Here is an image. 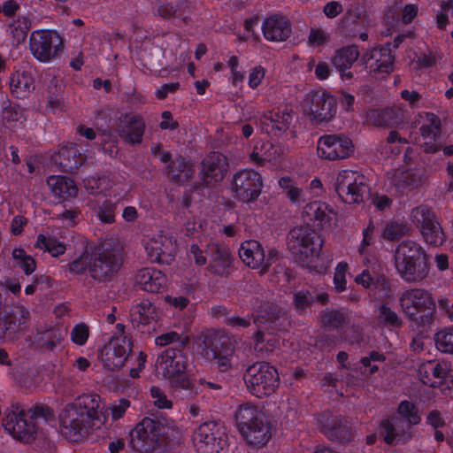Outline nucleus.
<instances>
[{
  "label": "nucleus",
  "instance_id": "nucleus-39",
  "mask_svg": "<svg viewBox=\"0 0 453 453\" xmlns=\"http://www.w3.org/2000/svg\"><path fill=\"white\" fill-rule=\"evenodd\" d=\"M397 415L409 426L418 425L421 421L418 407L411 401H402L397 407Z\"/></svg>",
  "mask_w": 453,
  "mask_h": 453
},
{
  "label": "nucleus",
  "instance_id": "nucleus-21",
  "mask_svg": "<svg viewBox=\"0 0 453 453\" xmlns=\"http://www.w3.org/2000/svg\"><path fill=\"white\" fill-rule=\"evenodd\" d=\"M365 121L376 127H398L404 123V111L400 106L370 109L364 113Z\"/></svg>",
  "mask_w": 453,
  "mask_h": 453
},
{
  "label": "nucleus",
  "instance_id": "nucleus-31",
  "mask_svg": "<svg viewBox=\"0 0 453 453\" xmlns=\"http://www.w3.org/2000/svg\"><path fill=\"white\" fill-rule=\"evenodd\" d=\"M262 31L265 38L272 42L285 41L291 32L288 19L276 15L271 16L265 20Z\"/></svg>",
  "mask_w": 453,
  "mask_h": 453
},
{
  "label": "nucleus",
  "instance_id": "nucleus-43",
  "mask_svg": "<svg viewBox=\"0 0 453 453\" xmlns=\"http://www.w3.org/2000/svg\"><path fill=\"white\" fill-rule=\"evenodd\" d=\"M133 315L141 324H149L157 319L156 307L148 301H143L134 307Z\"/></svg>",
  "mask_w": 453,
  "mask_h": 453
},
{
  "label": "nucleus",
  "instance_id": "nucleus-25",
  "mask_svg": "<svg viewBox=\"0 0 453 453\" xmlns=\"http://www.w3.org/2000/svg\"><path fill=\"white\" fill-rule=\"evenodd\" d=\"M144 248L150 259L158 262L163 255L172 256L175 252L176 241L170 234L160 231L147 237Z\"/></svg>",
  "mask_w": 453,
  "mask_h": 453
},
{
  "label": "nucleus",
  "instance_id": "nucleus-46",
  "mask_svg": "<svg viewBox=\"0 0 453 453\" xmlns=\"http://www.w3.org/2000/svg\"><path fill=\"white\" fill-rule=\"evenodd\" d=\"M12 254L16 265L21 268L27 275H29L35 272L36 268L35 261L24 250L20 248H15L13 249Z\"/></svg>",
  "mask_w": 453,
  "mask_h": 453
},
{
  "label": "nucleus",
  "instance_id": "nucleus-55",
  "mask_svg": "<svg viewBox=\"0 0 453 453\" xmlns=\"http://www.w3.org/2000/svg\"><path fill=\"white\" fill-rule=\"evenodd\" d=\"M255 349L259 352H270L273 351L278 345V341L272 335H265V334L258 332L255 335Z\"/></svg>",
  "mask_w": 453,
  "mask_h": 453
},
{
  "label": "nucleus",
  "instance_id": "nucleus-57",
  "mask_svg": "<svg viewBox=\"0 0 453 453\" xmlns=\"http://www.w3.org/2000/svg\"><path fill=\"white\" fill-rule=\"evenodd\" d=\"M378 319L380 322L391 326H400L402 322L399 316L387 305L379 308Z\"/></svg>",
  "mask_w": 453,
  "mask_h": 453
},
{
  "label": "nucleus",
  "instance_id": "nucleus-12",
  "mask_svg": "<svg viewBox=\"0 0 453 453\" xmlns=\"http://www.w3.org/2000/svg\"><path fill=\"white\" fill-rule=\"evenodd\" d=\"M335 188L345 203H360L366 193L365 178L358 172L342 170L337 174Z\"/></svg>",
  "mask_w": 453,
  "mask_h": 453
},
{
  "label": "nucleus",
  "instance_id": "nucleus-62",
  "mask_svg": "<svg viewBox=\"0 0 453 453\" xmlns=\"http://www.w3.org/2000/svg\"><path fill=\"white\" fill-rule=\"evenodd\" d=\"M150 395L153 399L154 405L159 409H171L173 403L167 398L166 395L157 387L150 388Z\"/></svg>",
  "mask_w": 453,
  "mask_h": 453
},
{
  "label": "nucleus",
  "instance_id": "nucleus-52",
  "mask_svg": "<svg viewBox=\"0 0 453 453\" xmlns=\"http://www.w3.org/2000/svg\"><path fill=\"white\" fill-rule=\"evenodd\" d=\"M171 386L176 391H184L188 396L196 395L199 388L193 383L190 379L185 375V373L178 378H175L170 381Z\"/></svg>",
  "mask_w": 453,
  "mask_h": 453
},
{
  "label": "nucleus",
  "instance_id": "nucleus-60",
  "mask_svg": "<svg viewBox=\"0 0 453 453\" xmlns=\"http://www.w3.org/2000/svg\"><path fill=\"white\" fill-rule=\"evenodd\" d=\"M330 41V35L320 28H311L308 42L312 47H320L326 45Z\"/></svg>",
  "mask_w": 453,
  "mask_h": 453
},
{
  "label": "nucleus",
  "instance_id": "nucleus-64",
  "mask_svg": "<svg viewBox=\"0 0 453 453\" xmlns=\"http://www.w3.org/2000/svg\"><path fill=\"white\" fill-rule=\"evenodd\" d=\"M345 320L343 313L338 311H326L323 315V324L325 326L336 327L342 324Z\"/></svg>",
  "mask_w": 453,
  "mask_h": 453
},
{
  "label": "nucleus",
  "instance_id": "nucleus-36",
  "mask_svg": "<svg viewBox=\"0 0 453 453\" xmlns=\"http://www.w3.org/2000/svg\"><path fill=\"white\" fill-rule=\"evenodd\" d=\"M278 185L292 204L298 205L305 202L306 196L304 191L298 187L291 178L288 176L280 178Z\"/></svg>",
  "mask_w": 453,
  "mask_h": 453
},
{
  "label": "nucleus",
  "instance_id": "nucleus-22",
  "mask_svg": "<svg viewBox=\"0 0 453 453\" xmlns=\"http://www.w3.org/2000/svg\"><path fill=\"white\" fill-rule=\"evenodd\" d=\"M365 68L372 75L388 74L393 71L394 56L389 48L377 47L364 55Z\"/></svg>",
  "mask_w": 453,
  "mask_h": 453
},
{
  "label": "nucleus",
  "instance_id": "nucleus-2",
  "mask_svg": "<svg viewBox=\"0 0 453 453\" xmlns=\"http://www.w3.org/2000/svg\"><path fill=\"white\" fill-rule=\"evenodd\" d=\"M54 418L53 411L46 405H36L31 410L30 420L25 418V413L19 406H11L4 412L2 425L4 430L14 439L22 442L35 440L42 424Z\"/></svg>",
  "mask_w": 453,
  "mask_h": 453
},
{
  "label": "nucleus",
  "instance_id": "nucleus-44",
  "mask_svg": "<svg viewBox=\"0 0 453 453\" xmlns=\"http://www.w3.org/2000/svg\"><path fill=\"white\" fill-rule=\"evenodd\" d=\"M191 173V165L184 157H179L169 166L171 178L177 182L187 180Z\"/></svg>",
  "mask_w": 453,
  "mask_h": 453
},
{
  "label": "nucleus",
  "instance_id": "nucleus-8",
  "mask_svg": "<svg viewBox=\"0 0 453 453\" xmlns=\"http://www.w3.org/2000/svg\"><path fill=\"white\" fill-rule=\"evenodd\" d=\"M244 380L252 395L263 397L274 392L279 384V374L273 366L261 362L249 366Z\"/></svg>",
  "mask_w": 453,
  "mask_h": 453
},
{
  "label": "nucleus",
  "instance_id": "nucleus-61",
  "mask_svg": "<svg viewBox=\"0 0 453 453\" xmlns=\"http://www.w3.org/2000/svg\"><path fill=\"white\" fill-rule=\"evenodd\" d=\"M130 407V401L125 398H121L116 402H113L109 406V411L112 420H118L121 418L127 409Z\"/></svg>",
  "mask_w": 453,
  "mask_h": 453
},
{
  "label": "nucleus",
  "instance_id": "nucleus-20",
  "mask_svg": "<svg viewBox=\"0 0 453 453\" xmlns=\"http://www.w3.org/2000/svg\"><path fill=\"white\" fill-rule=\"evenodd\" d=\"M121 257L114 250H103L95 254L90 265L91 276L100 281L106 280L120 267Z\"/></svg>",
  "mask_w": 453,
  "mask_h": 453
},
{
  "label": "nucleus",
  "instance_id": "nucleus-15",
  "mask_svg": "<svg viewBox=\"0 0 453 453\" xmlns=\"http://www.w3.org/2000/svg\"><path fill=\"white\" fill-rule=\"evenodd\" d=\"M278 252L274 249L265 250L256 240H248L241 244L239 256L242 261L252 269L265 272L277 259Z\"/></svg>",
  "mask_w": 453,
  "mask_h": 453
},
{
  "label": "nucleus",
  "instance_id": "nucleus-54",
  "mask_svg": "<svg viewBox=\"0 0 453 453\" xmlns=\"http://www.w3.org/2000/svg\"><path fill=\"white\" fill-rule=\"evenodd\" d=\"M347 263H339L334 269V289L337 293H342L347 289Z\"/></svg>",
  "mask_w": 453,
  "mask_h": 453
},
{
  "label": "nucleus",
  "instance_id": "nucleus-28",
  "mask_svg": "<svg viewBox=\"0 0 453 453\" xmlns=\"http://www.w3.org/2000/svg\"><path fill=\"white\" fill-rule=\"evenodd\" d=\"M285 148L280 144L256 140L250 158L253 163L260 165L266 162L276 163L285 153Z\"/></svg>",
  "mask_w": 453,
  "mask_h": 453
},
{
  "label": "nucleus",
  "instance_id": "nucleus-33",
  "mask_svg": "<svg viewBox=\"0 0 453 453\" xmlns=\"http://www.w3.org/2000/svg\"><path fill=\"white\" fill-rule=\"evenodd\" d=\"M10 88L17 97H26L35 88L31 73L26 69L16 70L10 77Z\"/></svg>",
  "mask_w": 453,
  "mask_h": 453
},
{
  "label": "nucleus",
  "instance_id": "nucleus-24",
  "mask_svg": "<svg viewBox=\"0 0 453 453\" xmlns=\"http://www.w3.org/2000/svg\"><path fill=\"white\" fill-rule=\"evenodd\" d=\"M303 215L322 229L333 227L338 222V214L334 209L319 201L307 203L303 209Z\"/></svg>",
  "mask_w": 453,
  "mask_h": 453
},
{
  "label": "nucleus",
  "instance_id": "nucleus-23",
  "mask_svg": "<svg viewBox=\"0 0 453 453\" xmlns=\"http://www.w3.org/2000/svg\"><path fill=\"white\" fill-rule=\"evenodd\" d=\"M292 120V113L287 108L266 111L260 118L265 132L274 136L285 134L290 128Z\"/></svg>",
  "mask_w": 453,
  "mask_h": 453
},
{
  "label": "nucleus",
  "instance_id": "nucleus-34",
  "mask_svg": "<svg viewBox=\"0 0 453 453\" xmlns=\"http://www.w3.org/2000/svg\"><path fill=\"white\" fill-rule=\"evenodd\" d=\"M359 51L356 46L343 47L335 51L332 63L337 70L350 69L358 59Z\"/></svg>",
  "mask_w": 453,
  "mask_h": 453
},
{
  "label": "nucleus",
  "instance_id": "nucleus-16",
  "mask_svg": "<svg viewBox=\"0 0 453 453\" xmlns=\"http://www.w3.org/2000/svg\"><path fill=\"white\" fill-rule=\"evenodd\" d=\"M423 182L424 177L419 170L398 168L387 173L385 187L398 196L419 188Z\"/></svg>",
  "mask_w": 453,
  "mask_h": 453
},
{
  "label": "nucleus",
  "instance_id": "nucleus-3",
  "mask_svg": "<svg viewBox=\"0 0 453 453\" xmlns=\"http://www.w3.org/2000/svg\"><path fill=\"white\" fill-rule=\"evenodd\" d=\"M394 265L400 277L409 283L424 280L429 273L424 248L411 240L400 242L395 250Z\"/></svg>",
  "mask_w": 453,
  "mask_h": 453
},
{
  "label": "nucleus",
  "instance_id": "nucleus-40",
  "mask_svg": "<svg viewBox=\"0 0 453 453\" xmlns=\"http://www.w3.org/2000/svg\"><path fill=\"white\" fill-rule=\"evenodd\" d=\"M424 241L430 245L439 246L444 242V233L435 219L431 224L422 226L419 229Z\"/></svg>",
  "mask_w": 453,
  "mask_h": 453
},
{
  "label": "nucleus",
  "instance_id": "nucleus-30",
  "mask_svg": "<svg viewBox=\"0 0 453 453\" xmlns=\"http://www.w3.org/2000/svg\"><path fill=\"white\" fill-rule=\"evenodd\" d=\"M135 282L147 292L157 293L167 285V278L159 270L143 268L135 275Z\"/></svg>",
  "mask_w": 453,
  "mask_h": 453
},
{
  "label": "nucleus",
  "instance_id": "nucleus-17",
  "mask_svg": "<svg viewBox=\"0 0 453 453\" xmlns=\"http://www.w3.org/2000/svg\"><path fill=\"white\" fill-rule=\"evenodd\" d=\"M188 365V357L182 351L174 349H167L163 351L156 362L157 372L169 381L183 375Z\"/></svg>",
  "mask_w": 453,
  "mask_h": 453
},
{
  "label": "nucleus",
  "instance_id": "nucleus-47",
  "mask_svg": "<svg viewBox=\"0 0 453 453\" xmlns=\"http://www.w3.org/2000/svg\"><path fill=\"white\" fill-rule=\"evenodd\" d=\"M187 5L186 0H165L158 7V14L164 19H172L180 14Z\"/></svg>",
  "mask_w": 453,
  "mask_h": 453
},
{
  "label": "nucleus",
  "instance_id": "nucleus-50",
  "mask_svg": "<svg viewBox=\"0 0 453 453\" xmlns=\"http://www.w3.org/2000/svg\"><path fill=\"white\" fill-rule=\"evenodd\" d=\"M375 225L370 220L367 226L362 231V240L358 246V253L362 256L367 255L370 247L374 243Z\"/></svg>",
  "mask_w": 453,
  "mask_h": 453
},
{
  "label": "nucleus",
  "instance_id": "nucleus-19",
  "mask_svg": "<svg viewBox=\"0 0 453 453\" xmlns=\"http://www.w3.org/2000/svg\"><path fill=\"white\" fill-rule=\"evenodd\" d=\"M305 110L316 121L327 122L335 114V100L326 90H314L307 96Z\"/></svg>",
  "mask_w": 453,
  "mask_h": 453
},
{
  "label": "nucleus",
  "instance_id": "nucleus-13",
  "mask_svg": "<svg viewBox=\"0 0 453 453\" xmlns=\"http://www.w3.org/2000/svg\"><path fill=\"white\" fill-rule=\"evenodd\" d=\"M355 151L350 138L343 134H325L317 142V156L326 161L344 159Z\"/></svg>",
  "mask_w": 453,
  "mask_h": 453
},
{
  "label": "nucleus",
  "instance_id": "nucleus-37",
  "mask_svg": "<svg viewBox=\"0 0 453 453\" xmlns=\"http://www.w3.org/2000/svg\"><path fill=\"white\" fill-rule=\"evenodd\" d=\"M359 24L361 27L369 25V16L361 5H354L347 10L341 20V26L344 28Z\"/></svg>",
  "mask_w": 453,
  "mask_h": 453
},
{
  "label": "nucleus",
  "instance_id": "nucleus-58",
  "mask_svg": "<svg viewBox=\"0 0 453 453\" xmlns=\"http://www.w3.org/2000/svg\"><path fill=\"white\" fill-rule=\"evenodd\" d=\"M421 134L426 141L424 143V150L426 151H435L437 149L436 139L439 130H433L428 125H422L420 128Z\"/></svg>",
  "mask_w": 453,
  "mask_h": 453
},
{
  "label": "nucleus",
  "instance_id": "nucleus-41",
  "mask_svg": "<svg viewBox=\"0 0 453 453\" xmlns=\"http://www.w3.org/2000/svg\"><path fill=\"white\" fill-rule=\"evenodd\" d=\"M380 429L384 436V441L388 444L405 440V432L401 430L400 427L395 424L394 419H383L381 421Z\"/></svg>",
  "mask_w": 453,
  "mask_h": 453
},
{
  "label": "nucleus",
  "instance_id": "nucleus-6",
  "mask_svg": "<svg viewBox=\"0 0 453 453\" xmlns=\"http://www.w3.org/2000/svg\"><path fill=\"white\" fill-rule=\"evenodd\" d=\"M238 429L247 442L262 447L272 437V426L265 415L250 403L240 404L235 412Z\"/></svg>",
  "mask_w": 453,
  "mask_h": 453
},
{
  "label": "nucleus",
  "instance_id": "nucleus-29",
  "mask_svg": "<svg viewBox=\"0 0 453 453\" xmlns=\"http://www.w3.org/2000/svg\"><path fill=\"white\" fill-rule=\"evenodd\" d=\"M47 185L51 195L59 202L71 200L78 195L77 185L66 176L51 175L47 179Z\"/></svg>",
  "mask_w": 453,
  "mask_h": 453
},
{
  "label": "nucleus",
  "instance_id": "nucleus-26",
  "mask_svg": "<svg viewBox=\"0 0 453 453\" xmlns=\"http://www.w3.org/2000/svg\"><path fill=\"white\" fill-rule=\"evenodd\" d=\"M226 171V157L219 152L211 153L203 161V180L208 186L220 182Z\"/></svg>",
  "mask_w": 453,
  "mask_h": 453
},
{
  "label": "nucleus",
  "instance_id": "nucleus-11",
  "mask_svg": "<svg viewBox=\"0 0 453 453\" xmlns=\"http://www.w3.org/2000/svg\"><path fill=\"white\" fill-rule=\"evenodd\" d=\"M193 443L198 453H219L226 445L223 426L216 422L203 423L193 434Z\"/></svg>",
  "mask_w": 453,
  "mask_h": 453
},
{
  "label": "nucleus",
  "instance_id": "nucleus-10",
  "mask_svg": "<svg viewBox=\"0 0 453 453\" xmlns=\"http://www.w3.org/2000/svg\"><path fill=\"white\" fill-rule=\"evenodd\" d=\"M62 39L55 31L36 30L30 35V50L40 62L48 63L55 59L62 50Z\"/></svg>",
  "mask_w": 453,
  "mask_h": 453
},
{
  "label": "nucleus",
  "instance_id": "nucleus-1",
  "mask_svg": "<svg viewBox=\"0 0 453 453\" xmlns=\"http://www.w3.org/2000/svg\"><path fill=\"white\" fill-rule=\"evenodd\" d=\"M101 398L96 394L78 396L72 403L64 406L58 414L61 433L69 441H78L88 429L94 425L95 420L101 423L99 412Z\"/></svg>",
  "mask_w": 453,
  "mask_h": 453
},
{
  "label": "nucleus",
  "instance_id": "nucleus-9",
  "mask_svg": "<svg viewBox=\"0 0 453 453\" xmlns=\"http://www.w3.org/2000/svg\"><path fill=\"white\" fill-rule=\"evenodd\" d=\"M119 334L113 335L99 350L98 358L104 366L111 371L120 369L132 350V343L124 333V326L117 325Z\"/></svg>",
  "mask_w": 453,
  "mask_h": 453
},
{
  "label": "nucleus",
  "instance_id": "nucleus-63",
  "mask_svg": "<svg viewBox=\"0 0 453 453\" xmlns=\"http://www.w3.org/2000/svg\"><path fill=\"white\" fill-rule=\"evenodd\" d=\"M92 265V258L88 255H81L78 259L69 264V271L73 274L83 273L87 268Z\"/></svg>",
  "mask_w": 453,
  "mask_h": 453
},
{
  "label": "nucleus",
  "instance_id": "nucleus-48",
  "mask_svg": "<svg viewBox=\"0 0 453 453\" xmlns=\"http://www.w3.org/2000/svg\"><path fill=\"white\" fill-rule=\"evenodd\" d=\"M434 342L438 350L453 354V329L445 328L434 334Z\"/></svg>",
  "mask_w": 453,
  "mask_h": 453
},
{
  "label": "nucleus",
  "instance_id": "nucleus-42",
  "mask_svg": "<svg viewBox=\"0 0 453 453\" xmlns=\"http://www.w3.org/2000/svg\"><path fill=\"white\" fill-rule=\"evenodd\" d=\"M408 232L409 227L405 223L398 220H392L384 225L381 230V236L385 240L394 241L404 236Z\"/></svg>",
  "mask_w": 453,
  "mask_h": 453
},
{
  "label": "nucleus",
  "instance_id": "nucleus-53",
  "mask_svg": "<svg viewBox=\"0 0 453 453\" xmlns=\"http://www.w3.org/2000/svg\"><path fill=\"white\" fill-rule=\"evenodd\" d=\"M207 251H209V249L206 248V244L192 243L187 252V256L190 262L197 266H202L207 262Z\"/></svg>",
  "mask_w": 453,
  "mask_h": 453
},
{
  "label": "nucleus",
  "instance_id": "nucleus-5",
  "mask_svg": "<svg viewBox=\"0 0 453 453\" xmlns=\"http://www.w3.org/2000/svg\"><path fill=\"white\" fill-rule=\"evenodd\" d=\"M400 310L418 327H430L434 320L436 303L433 295L421 288L403 290L398 298Z\"/></svg>",
  "mask_w": 453,
  "mask_h": 453
},
{
  "label": "nucleus",
  "instance_id": "nucleus-49",
  "mask_svg": "<svg viewBox=\"0 0 453 453\" xmlns=\"http://www.w3.org/2000/svg\"><path fill=\"white\" fill-rule=\"evenodd\" d=\"M411 220L418 227L422 228V226L431 224L434 221L435 216L430 211L429 208L424 205L417 206L411 210L410 215Z\"/></svg>",
  "mask_w": 453,
  "mask_h": 453
},
{
  "label": "nucleus",
  "instance_id": "nucleus-7",
  "mask_svg": "<svg viewBox=\"0 0 453 453\" xmlns=\"http://www.w3.org/2000/svg\"><path fill=\"white\" fill-rule=\"evenodd\" d=\"M323 241L310 226L293 227L288 236V247L295 259L307 267H313L322 250Z\"/></svg>",
  "mask_w": 453,
  "mask_h": 453
},
{
  "label": "nucleus",
  "instance_id": "nucleus-18",
  "mask_svg": "<svg viewBox=\"0 0 453 453\" xmlns=\"http://www.w3.org/2000/svg\"><path fill=\"white\" fill-rule=\"evenodd\" d=\"M29 311L24 306H16L0 314V340L12 342L27 326Z\"/></svg>",
  "mask_w": 453,
  "mask_h": 453
},
{
  "label": "nucleus",
  "instance_id": "nucleus-59",
  "mask_svg": "<svg viewBox=\"0 0 453 453\" xmlns=\"http://www.w3.org/2000/svg\"><path fill=\"white\" fill-rule=\"evenodd\" d=\"M89 336L88 326L84 323L77 324L71 331V339L73 343L82 346Z\"/></svg>",
  "mask_w": 453,
  "mask_h": 453
},
{
  "label": "nucleus",
  "instance_id": "nucleus-35",
  "mask_svg": "<svg viewBox=\"0 0 453 453\" xmlns=\"http://www.w3.org/2000/svg\"><path fill=\"white\" fill-rule=\"evenodd\" d=\"M35 247L49 252L52 257L62 255L66 250L63 241L48 233L38 234Z\"/></svg>",
  "mask_w": 453,
  "mask_h": 453
},
{
  "label": "nucleus",
  "instance_id": "nucleus-45",
  "mask_svg": "<svg viewBox=\"0 0 453 453\" xmlns=\"http://www.w3.org/2000/svg\"><path fill=\"white\" fill-rule=\"evenodd\" d=\"M31 26L30 19L26 16H19L10 24V31L15 42H24Z\"/></svg>",
  "mask_w": 453,
  "mask_h": 453
},
{
  "label": "nucleus",
  "instance_id": "nucleus-51",
  "mask_svg": "<svg viewBox=\"0 0 453 453\" xmlns=\"http://www.w3.org/2000/svg\"><path fill=\"white\" fill-rule=\"evenodd\" d=\"M179 342L181 345H187L189 342V337L187 334H180L174 331H169L155 338V344L159 347H165L171 343Z\"/></svg>",
  "mask_w": 453,
  "mask_h": 453
},
{
  "label": "nucleus",
  "instance_id": "nucleus-38",
  "mask_svg": "<svg viewBox=\"0 0 453 453\" xmlns=\"http://www.w3.org/2000/svg\"><path fill=\"white\" fill-rule=\"evenodd\" d=\"M445 375L443 367L435 362L428 361L422 364L418 368V376L420 380L431 387H434L435 381L434 379H442Z\"/></svg>",
  "mask_w": 453,
  "mask_h": 453
},
{
  "label": "nucleus",
  "instance_id": "nucleus-4",
  "mask_svg": "<svg viewBox=\"0 0 453 453\" xmlns=\"http://www.w3.org/2000/svg\"><path fill=\"white\" fill-rule=\"evenodd\" d=\"M178 429L172 420L144 418L131 432L133 447L145 453L153 452L175 437Z\"/></svg>",
  "mask_w": 453,
  "mask_h": 453
},
{
  "label": "nucleus",
  "instance_id": "nucleus-56",
  "mask_svg": "<svg viewBox=\"0 0 453 453\" xmlns=\"http://www.w3.org/2000/svg\"><path fill=\"white\" fill-rule=\"evenodd\" d=\"M266 70L260 65L250 68L248 73V86L251 89H257L265 80Z\"/></svg>",
  "mask_w": 453,
  "mask_h": 453
},
{
  "label": "nucleus",
  "instance_id": "nucleus-27",
  "mask_svg": "<svg viewBox=\"0 0 453 453\" xmlns=\"http://www.w3.org/2000/svg\"><path fill=\"white\" fill-rule=\"evenodd\" d=\"M144 129L145 124L137 114L128 113L119 118L118 133L128 143H140Z\"/></svg>",
  "mask_w": 453,
  "mask_h": 453
},
{
  "label": "nucleus",
  "instance_id": "nucleus-14",
  "mask_svg": "<svg viewBox=\"0 0 453 453\" xmlns=\"http://www.w3.org/2000/svg\"><path fill=\"white\" fill-rule=\"evenodd\" d=\"M263 178L252 169H243L234 175L232 189L238 201L251 203L256 201L262 192Z\"/></svg>",
  "mask_w": 453,
  "mask_h": 453
},
{
  "label": "nucleus",
  "instance_id": "nucleus-32",
  "mask_svg": "<svg viewBox=\"0 0 453 453\" xmlns=\"http://www.w3.org/2000/svg\"><path fill=\"white\" fill-rule=\"evenodd\" d=\"M211 256L210 270L215 273L223 274L226 273L232 265V256L228 248L219 246L217 243H207Z\"/></svg>",
  "mask_w": 453,
  "mask_h": 453
}]
</instances>
